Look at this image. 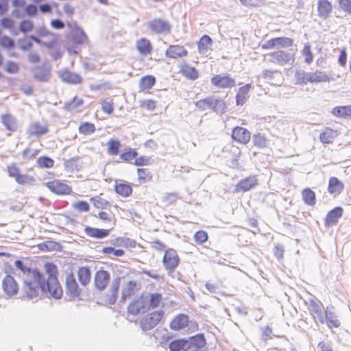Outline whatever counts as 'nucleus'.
Segmentation results:
<instances>
[{
    "instance_id": "nucleus-1",
    "label": "nucleus",
    "mask_w": 351,
    "mask_h": 351,
    "mask_svg": "<svg viewBox=\"0 0 351 351\" xmlns=\"http://www.w3.org/2000/svg\"><path fill=\"white\" fill-rule=\"evenodd\" d=\"M293 44V38L285 36L275 37L266 40L261 45V49L269 51L277 49L278 50L265 54L264 60L279 66L293 64L295 60V52L292 49L285 51L280 49L292 47Z\"/></svg>"
},
{
    "instance_id": "nucleus-2",
    "label": "nucleus",
    "mask_w": 351,
    "mask_h": 351,
    "mask_svg": "<svg viewBox=\"0 0 351 351\" xmlns=\"http://www.w3.org/2000/svg\"><path fill=\"white\" fill-rule=\"evenodd\" d=\"M21 293L22 296L27 299H34L40 295L47 294L51 297V291L48 289L45 277L38 269L23 277Z\"/></svg>"
},
{
    "instance_id": "nucleus-3",
    "label": "nucleus",
    "mask_w": 351,
    "mask_h": 351,
    "mask_svg": "<svg viewBox=\"0 0 351 351\" xmlns=\"http://www.w3.org/2000/svg\"><path fill=\"white\" fill-rule=\"evenodd\" d=\"M103 223L109 226V228H97L86 226L84 228L85 234L92 238L101 239L108 237L110 232L116 227L117 220L115 214L110 208L106 210H100L96 216Z\"/></svg>"
},
{
    "instance_id": "nucleus-4",
    "label": "nucleus",
    "mask_w": 351,
    "mask_h": 351,
    "mask_svg": "<svg viewBox=\"0 0 351 351\" xmlns=\"http://www.w3.org/2000/svg\"><path fill=\"white\" fill-rule=\"evenodd\" d=\"M44 269L47 275L45 282L47 284L48 289L51 291V297L55 299L61 298L63 290L58 279V267L53 263L47 262L44 265Z\"/></svg>"
},
{
    "instance_id": "nucleus-5",
    "label": "nucleus",
    "mask_w": 351,
    "mask_h": 351,
    "mask_svg": "<svg viewBox=\"0 0 351 351\" xmlns=\"http://www.w3.org/2000/svg\"><path fill=\"white\" fill-rule=\"evenodd\" d=\"M196 110L199 112L212 110L216 113H223L227 109L226 102L219 97L210 96L201 99L195 103Z\"/></svg>"
},
{
    "instance_id": "nucleus-6",
    "label": "nucleus",
    "mask_w": 351,
    "mask_h": 351,
    "mask_svg": "<svg viewBox=\"0 0 351 351\" xmlns=\"http://www.w3.org/2000/svg\"><path fill=\"white\" fill-rule=\"evenodd\" d=\"M164 317L165 311L162 309L148 313L141 319V327L144 330H151L160 324Z\"/></svg>"
},
{
    "instance_id": "nucleus-7",
    "label": "nucleus",
    "mask_w": 351,
    "mask_h": 351,
    "mask_svg": "<svg viewBox=\"0 0 351 351\" xmlns=\"http://www.w3.org/2000/svg\"><path fill=\"white\" fill-rule=\"evenodd\" d=\"M45 185L52 193L59 196H66L72 193V186L66 180L53 179L47 182Z\"/></svg>"
},
{
    "instance_id": "nucleus-8",
    "label": "nucleus",
    "mask_w": 351,
    "mask_h": 351,
    "mask_svg": "<svg viewBox=\"0 0 351 351\" xmlns=\"http://www.w3.org/2000/svg\"><path fill=\"white\" fill-rule=\"evenodd\" d=\"M7 172L8 176L14 178L15 181L21 185L31 184L34 182V178L27 174H21L20 169L16 163H12L7 166Z\"/></svg>"
},
{
    "instance_id": "nucleus-9",
    "label": "nucleus",
    "mask_w": 351,
    "mask_h": 351,
    "mask_svg": "<svg viewBox=\"0 0 351 351\" xmlns=\"http://www.w3.org/2000/svg\"><path fill=\"white\" fill-rule=\"evenodd\" d=\"M111 275L108 270L100 268L94 275V286L96 289L102 291L105 290L110 282Z\"/></svg>"
},
{
    "instance_id": "nucleus-10",
    "label": "nucleus",
    "mask_w": 351,
    "mask_h": 351,
    "mask_svg": "<svg viewBox=\"0 0 351 351\" xmlns=\"http://www.w3.org/2000/svg\"><path fill=\"white\" fill-rule=\"evenodd\" d=\"M146 304V295L141 294L138 297L132 300L129 304L127 308L128 313L132 315L144 313L147 311Z\"/></svg>"
},
{
    "instance_id": "nucleus-11",
    "label": "nucleus",
    "mask_w": 351,
    "mask_h": 351,
    "mask_svg": "<svg viewBox=\"0 0 351 351\" xmlns=\"http://www.w3.org/2000/svg\"><path fill=\"white\" fill-rule=\"evenodd\" d=\"M210 82L214 86L221 89L232 88L236 86L235 80L230 74L215 75Z\"/></svg>"
},
{
    "instance_id": "nucleus-12",
    "label": "nucleus",
    "mask_w": 351,
    "mask_h": 351,
    "mask_svg": "<svg viewBox=\"0 0 351 351\" xmlns=\"http://www.w3.org/2000/svg\"><path fill=\"white\" fill-rule=\"evenodd\" d=\"M1 286L4 293L9 297L14 296L19 293V285L10 274H7L3 278Z\"/></svg>"
},
{
    "instance_id": "nucleus-13",
    "label": "nucleus",
    "mask_w": 351,
    "mask_h": 351,
    "mask_svg": "<svg viewBox=\"0 0 351 351\" xmlns=\"http://www.w3.org/2000/svg\"><path fill=\"white\" fill-rule=\"evenodd\" d=\"M308 309L315 322H319L324 324V315L326 308L320 301L310 300Z\"/></svg>"
},
{
    "instance_id": "nucleus-14",
    "label": "nucleus",
    "mask_w": 351,
    "mask_h": 351,
    "mask_svg": "<svg viewBox=\"0 0 351 351\" xmlns=\"http://www.w3.org/2000/svg\"><path fill=\"white\" fill-rule=\"evenodd\" d=\"M149 29L156 34H167L170 33L171 26L169 22L161 19H154L147 24Z\"/></svg>"
},
{
    "instance_id": "nucleus-15",
    "label": "nucleus",
    "mask_w": 351,
    "mask_h": 351,
    "mask_svg": "<svg viewBox=\"0 0 351 351\" xmlns=\"http://www.w3.org/2000/svg\"><path fill=\"white\" fill-rule=\"evenodd\" d=\"M231 138L239 144L246 145L250 141L251 133L245 128L236 126L232 130Z\"/></svg>"
},
{
    "instance_id": "nucleus-16",
    "label": "nucleus",
    "mask_w": 351,
    "mask_h": 351,
    "mask_svg": "<svg viewBox=\"0 0 351 351\" xmlns=\"http://www.w3.org/2000/svg\"><path fill=\"white\" fill-rule=\"evenodd\" d=\"M258 184V180L256 176H250L241 179L234 189V193H244L254 189Z\"/></svg>"
},
{
    "instance_id": "nucleus-17",
    "label": "nucleus",
    "mask_w": 351,
    "mask_h": 351,
    "mask_svg": "<svg viewBox=\"0 0 351 351\" xmlns=\"http://www.w3.org/2000/svg\"><path fill=\"white\" fill-rule=\"evenodd\" d=\"M188 50L181 45H170L165 50V55L169 59L177 60L188 56Z\"/></svg>"
},
{
    "instance_id": "nucleus-18",
    "label": "nucleus",
    "mask_w": 351,
    "mask_h": 351,
    "mask_svg": "<svg viewBox=\"0 0 351 351\" xmlns=\"http://www.w3.org/2000/svg\"><path fill=\"white\" fill-rule=\"evenodd\" d=\"M65 287L66 293L70 298L73 299L80 295L81 290L73 274L70 273L66 276Z\"/></svg>"
},
{
    "instance_id": "nucleus-19",
    "label": "nucleus",
    "mask_w": 351,
    "mask_h": 351,
    "mask_svg": "<svg viewBox=\"0 0 351 351\" xmlns=\"http://www.w3.org/2000/svg\"><path fill=\"white\" fill-rule=\"evenodd\" d=\"M162 262L166 269L172 271L176 269L180 262L176 251L172 248L165 250Z\"/></svg>"
},
{
    "instance_id": "nucleus-20",
    "label": "nucleus",
    "mask_w": 351,
    "mask_h": 351,
    "mask_svg": "<svg viewBox=\"0 0 351 351\" xmlns=\"http://www.w3.org/2000/svg\"><path fill=\"white\" fill-rule=\"evenodd\" d=\"M121 283V277H116L112 283L109 293L104 297V302L106 305H112L117 302Z\"/></svg>"
},
{
    "instance_id": "nucleus-21",
    "label": "nucleus",
    "mask_w": 351,
    "mask_h": 351,
    "mask_svg": "<svg viewBox=\"0 0 351 351\" xmlns=\"http://www.w3.org/2000/svg\"><path fill=\"white\" fill-rule=\"evenodd\" d=\"M140 283L137 280H129L122 287L121 301L124 302L127 299L134 295L140 289Z\"/></svg>"
},
{
    "instance_id": "nucleus-22",
    "label": "nucleus",
    "mask_w": 351,
    "mask_h": 351,
    "mask_svg": "<svg viewBox=\"0 0 351 351\" xmlns=\"http://www.w3.org/2000/svg\"><path fill=\"white\" fill-rule=\"evenodd\" d=\"M135 47L138 53L142 56H147L153 52V45L147 38H141L136 40Z\"/></svg>"
},
{
    "instance_id": "nucleus-23",
    "label": "nucleus",
    "mask_w": 351,
    "mask_h": 351,
    "mask_svg": "<svg viewBox=\"0 0 351 351\" xmlns=\"http://www.w3.org/2000/svg\"><path fill=\"white\" fill-rule=\"evenodd\" d=\"M156 79L152 75L142 76L138 81V92L142 93H150L151 89L155 86Z\"/></svg>"
},
{
    "instance_id": "nucleus-24",
    "label": "nucleus",
    "mask_w": 351,
    "mask_h": 351,
    "mask_svg": "<svg viewBox=\"0 0 351 351\" xmlns=\"http://www.w3.org/2000/svg\"><path fill=\"white\" fill-rule=\"evenodd\" d=\"M189 317L185 314H178L174 316L169 323V327L172 330L179 331L188 326Z\"/></svg>"
},
{
    "instance_id": "nucleus-25",
    "label": "nucleus",
    "mask_w": 351,
    "mask_h": 351,
    "mask_svg": "<svg viewBox=\"0 0 351 351\" xmlns=\"http://www.w3.org/2000/svg\"><path fill=\"white\" fill-rule=\"evenodd\" d=\"M326 324L329 328H337L341 326L333 307H326L324 315V324Z\"/></svg>"
},
{
    "instance_id": "nucleus-26",
    "label": "nucleus",
    "mask_w": 351,
    "mask_h": 351,
    "mask_svg": "<svg viewBox=\"0 0 351 351\" xmlns=\"http://www.w3.org/2000/svg\"><path fill=\"white\" fill-rule=\"evenodd\" d=\"M146 303L147 311L159 307L162 308L164 306L162 295L157 292L147 294Z\"/></svg>"
},
{
    "instance_id": "nucleus-27",
    "label": "nucleus",
    "mask_w": 351,
    "mask_h": 351,
    "mask_svg": "<svg viewBox=\"0 0 351 351\" xmlns=\"http://www.w3.org/2000/svg\"><path fill=\"white\" fill-rule=\"evenodd\" d=\"M49 132L48 126L39 121L32 123L27 129L29 136L40 137Z\"/></svg>"
},
{
    "instance_id": "nucleus-28",
    "label": "nucleus",
    "mask_w": 351,
    "mask_h": 351,
    "mask_svg": "<svg viewBox=\"0 0 351 351\" xmlns=\"http://www.w3.org/2000/svg\"><path fill=\"white\" fill-rule=\"evenodd\" d=\"M343 210L340 206L335 207L333 209L330 210L324 219V224L326 226H335L339 219L342 217Z\"/></svg>"
},
{
    "instance_id": "nucleus-29",
    "label": "nucleus",
    "mask_w": 351,
    "mask_h": 351,
    "mask_svg": "<svg viewBox=\"0 0 351 351\" xmlns=\"http://www.w3.org/2000/svg\"><path fill=\"white\" fill-rule=\"evenodd\" d=\"M328 192L334 197L341 194L344 189L343 182L337 177H330L328 180Z\"/></svg>"
},
{
    "instance_id": "nucleus-30",
    "label": "nucleus",
    "mask_w": 351,
    "mask_h": 351,
    "mask_svg": "<svg viewBox=\"0 0 351 351\" xmlns=\"http://www.w3.org/2000/svg\"><path fill=\"white\" fill-rule=\"evenodd\" d=\"M262 76L265 80L272 85H278L281 82V72L276 69H265Z\"/></svg>"
},
{
    "instance_id": "nucleus-31",
    "label": "nucleus",
    "mask_w": 351,
    "mask_h": 351,
    "mask_svg": "<svg viewBox=\"0 0 351 351\" xmlns=\"http://www.w3.org/2000/svg\"><path fill=\"white\" fill-rule=\"evenodd\" d=\"M180 73L186 79L195 80L199 77L198 71L193 66H191L186 62H182L179 65Z\"/></svg>"
},
{
    "instance_id": "nucleus-32",
    "label": "nucleus",
    "mask_w": 351,
    "mask_h": 351,
    "mask_svg": "<svg viewBox=\"0 0 351 351\" xmlns=\"http://www.w3.org/2000/svg\"><path fill=\"white\" fill-rule=\"evenodd\" d=\"M332 11V5L328 0L317 1L318 16L324 19H328Z\"/></svg>"
},
{
    "instance_id": "nucleus-33",
    "label": "nucleus",
    "mask_w": 351,
    "mask_h": 351,
    "mask_svg": "<svg viewBox=\"0 0 351 351\" xmlns=\"http://www.w3.org/2000/svg\"><path fill=\"white\" fill-rule=\"evenodd\" d=\"M339 132L337 130L330 128H326L319 134V140L322 143H332L339 136Z\"/></svg>"
},
{
    "instance_id": "nucleus-34",
    "label": "nucleus",
    "mask_w": 351,
    "mask_h": 351,
    "mask_svg": "<svg viewBox=\"0 0 351 351\" xmlns=\"http://www.w3.org/2000/svg\"><path fill=\"white\" fill-rule=\"evenodd\" d=\"M251 88L252 85L247 84L239 88L236 95V104L237 106H242L246 102L249 97L248 94Z\"/></svg>"
},
{
    "instance_id": "nucleus-35",
    "label": "nucleus",
    "mask_w": 351,
    "mask_h": 351,
    "mask_svg": "<svg viewBox=\"0 0 351 351\" xmlns=\"http://www.w3.org/2000/svg\"><path fill=\"white\" fill-rule=\"evenodd\" d=\"M114 188L115 192L123 197H128L132 194V187L126 182L116 183Z\"/></svg>"
},
{
    "instance_id": "nucleus-36",
    "label": "nucleus",
    "mask_w": 351,
    "mask_h": 351,
    "mask_svg": "<svg viewBox=\"0 0 351 351\" xmlns=\"http://www.w3.org/2000/svg\"><path fill=\"white\" fill-rule=\"evenodd\" d=\"M77 278L82 286L88 285L91 280V271L88 267H79L77 270Z\"/></svg>"
},
{
    "instance_id": "nucleus-37",
    "label": "nucleus",
    "mask_w": 351,
    "mask_h": 351,
    "mask_svg": "<svg viewBox=\"0 0 351 351\" xmlns=\"http://www.w3.org/2000/svg\"><path fill=\"white\" fill-rule=\"evenodd\" d=\"M331 113L336 117L351 119V106H340L332 108Z\"/></svg>"
},
{
    "instance_id": "nucleus-38",
    "label": "nucleus",
    "mask_w": 351,
    "mask_h": 351,
    "mask_svg": "<svg viewBox=\"0 0 351 351\" xmlns=\"http://www.w3.org/2000/svg\"><path fill=\"white\" fill-rule=\"evenodd\" d=\"M60 77L64 82L67 83L80 84L82 82V77L78 74L67 69L62 71Z\"/></svg>"
},
{
    "instance_id": "nucleus-39",
    "label": "nucleus",
    "mask_w": 351,
    "mask_h": 351,
    "mask_svg": "<svg viewBox=\"0 0 351 351\" xmlns=\"http://www.w3.org/2000/svg\"><path fill=\"white\" fill-rule=\"evenodd\" d=\"M169 349L171 351H188L190 349V343L187 339H176L170 343Z\"/></svg>"
},
{
    "instance_id": "nucleus-40",
    "label": "nucleus",
    "mask_w": 351,
    "mask_h": 351,
    "mask_svg": "<svg viewBox=\"0 0 351 351\" xmlns=\"http://www.w3.org/2000/svg\"><path fill=\"white\" fill-rule=\"evenodd\" d=\"M212 38L208 35H204L197 42V49L199 53L206 54L212 45Z\"/></svg>"
},
{
    "instance_id": "nucleus-41",
    "label": "nucleus",
    "mask_w": 351,
    "mask_h": 351,
    "mask_svg": "<svg viewBox=\"0 0 351 351\" xmlns=\"http://www.w3.org/2000/svg\"><path fill=\"white\" fill-rule=\"evenodd\" d=\"M137 181L138 184H143L152 181L153 175L152 171L147 168H138Z\"/></svg>"
},
{
    "instance_id": "nucleus-42",
    "label": "nucleus",
    "mask_w": 351,
    "mask_h": 351,
    "mask_svg": "<svg viewBox=\"0 0 351 351\" xmlns=\"http://www.w3.org/2000/svg\"><path fill=\"white\" fill-rule=\"evenodd\" d=\"M309 73L310 83L326 82L331 79L330 75L322 71H315Z\"/></svg>"
},
{
    "instance_id": "nucleus-43",
    "label": "nucleus",
    "mask_w": 351,
    "mask_h": 351,
    "mask_svg": "<svg viewBox=\"0 0 351 351\" xmlns=\"http://www.w3.org/2000/svg\"><path fill=\"white\" fill-rule=\"evenodd\" d=\"M90 201L93 203V206L101 210H106L111 208V204L106 199L99 195L92 197Z\"/></svg>"
},
{
    "instance_id": "nucleus-44",
    "label": "nucleus",
    "mask_w": 351,
    "mask_h": 351,
    "mask_svg": "<svg viewBox=\"0 0 351 351\" xmlns=\"http://www.w3.org/2000/svg\"><path fill=\"white\" fill-rule=\"evenodd\" d=\"M1 122L5 128L11 132H15L17 130V124L15 119L10 114H3L1 117Z\"/></svg>"
},
{
    "instance_id": "nucleus-45",
    "label": "nucleus",
    "mask_w": 351,
    "mask_h": 351,
    "mask_svg": "<svg viewBox=\"0 0 351 351\" xmlns=\"http://www.w3.org/2000/svg\"><path fill=\"white\" fill-rule=\"evenodd\" d=\"M121 143L116 138H110L107 142V153L110 156H117L119 154Z\"/></svg>"
},
{
    "instance_id": "nucleus-46",
    "label": "nucleus",
    "mask_w": 351,
    "mask_h": 351,
    "mask_svg": "<svg viewBox=\"0 0 351 351\" xmlns=\"http://www.w3.org/2000/svg\"><path fill=\"white\" fill-rule=\"evenodd\" d=\"M80 157H74L66 160L64 162V167L66 171L73 173L79 171L81 169V165L79 162Z\"/></svg>"
},
{
    "instance_id": "nucleus-47",
    "label": "nucleus",
    "mask_w": 351,
    "mask_h": 351,
    "mask_svg": "<svg viewBox=\"0 0 351 351\" xmlns=\"http://www.w3.org/2000/svg\"><path fill=\"white\" fill-rule=\"evenodd\" d=\"M302 197L304 202L308 206H313L316 203L315 192L309 188H306L302 191Z\"/></svg>"
},
{
    "instance_id": "nucleus-48",
    "label": "nucleus",
    "mask_w": 351,
    "mask_h": 351,
    "mask_svg": "<svg viewBox=\"0 0 351 351\" xmlns=\"http://www.w3.org/2000/svg\"><path fill=\"white\" fill-rule=\"evenodd\" d=\"M101 253L107 257L112 258V256L114 257H121L125 255V251L122 249H115L111 246H106L102 247Z\"/></svg>"
},
{
    "instance_id": "nucleus-49",
    "label": "nucleus",
    "mask_w": 351,
    "mask_h": 351,
    "mask_svg": "<svg viewBox=\"0 0 351 351\" xmlns=\"http://www.w3.org/2000/svg\"><path fill=\"white\" fill-rule=\"evenodd\" d=\"M252 143L254 146L258 149H264L267 147L268 140L264 134L256 133L252 137Z\"/></svg>"
},
{
    "instance_id": "nucleus-50",
    "label": "nucleus",
    "mask_w": 351,
    "mask_h": 351,
    "mask_svg": "<svg viewBox=\"0 0 351 351\" xmlns=\"http://www.w3.org/2000/svg\"><path fill=\"white\" fill-rule=\"evenodd\" d=\"M138 156V152L134 149L130 147L125 148L123 152L120 154L119 159L122 162H130Z\"/></svg>"
},
{
    "instance_id": "nucleus-51",
    "label": "nucleus",
    "mask_w": 351,
    "mask_h": 351,
    "mask_svg": "<svg viewBox=\"0 0 351 351\" xmlns=\"http://www.w3.org/2000/svg\"><path fill=\"white\" fill-rule=\"evenodd\" d=\"M78 130L80 134L88 136L93 134L96 131V128L94 123L84 121L80 123Z\"/></svg>"
},
{
    "instance_id": "nucleus-52",
    "label": "nucleus",
    "mask_w": 351,
    "mask_h": 351,
    "mask_svg": "<svg viewBox=\"0 0 351 351\" xmlns=\"http://www.w3.org/2000/svg\"><path fill=\"white\" fill-rule=\"evenodd\" d=\"M301 54L304 58V62L306 64H311L314 59V56L312 51L311 46L309 43L304 44L303 49L301 51Z\"/></svg>"
},
{
    "instance_id": "nucleus-53",
    "label": "nucleus",
    "mask_w": 351,
    "mask_h": 351,
    "mask_svg": "<svg viewBox=\"0 0 351 351\" xmlns=\"http://www.w3.org/2000/svg\"><path fill=\"white\" fill-rule=\"evenodd\" d=\"M101 108L102 111L107 114H112L114 109V104L113 99L111 98L104 99L101 101Z\"/></svg>"
},
{
    "instance_id": "nucleus-54",
    "label": "nucleus",
    "mask_w": 351,
    "mask_h": 351,
    "mask_svg": "<svg viewBox=\"0 0 351 351\" xmlns=\"http://www.w3.org/2000/svg\"><path fill=\"white\" fill-rule=\"evenodd\" d=\"M37 166L40 168H51L54 165V160L48 156H40L36 160Z\"/></svg>"
},
{
    "instance_id": "nucleus-55",
    "label": "nucleus",
    "mask_w": 351,
    "mask_h": 351,
    "mask_svg": "<svg viewBox=\"0 0 351 351\" xmlns=\"http://www.w3.org/2000/svg\"><path fill=\"white\" fill-rule=\"evenodd\" d=\"M189 342L190 343V347L193 346L197 348H202L206 344L205 338L203 334H197L191 337Z\"/></svg>"
},
{
    "instance_id": "nucleus-56",
    "label": "nucleus",
    "mask_w": 351,
    "mask_h": 351,
    "mask_svg": "<svg viewBox=\"0 0 351 351\" xmlns=\"http://www.w3.org/2000/svg\"><path fill=\"white\" fill-rule=\"evenodd\" d=\"M84 104V100L77 97H74L72 100L65 104L67 110L72 111L81 107Z\"/></svg>"
},
{
    "instance_id": "nucleus-57",
    "label": "nucleus",
    "mask_w": 351,
    "mask_h": 351,
    "mask_svg": "<svg viewBox=\"0 0 351 351\" xmlns=\"http://www.w3.org/2000/svg\"><path fill=\"white\" fill-rule=\"evenodd\" d=\"M115 242L126 248H134L136 245V243L134 240L130 238L117 237L115 239Z\"/></svg>"
},
{
    "instance_id": "nucleus-58",
    "label": "nucleus",
    "mask_w": 351,
    "mask_h": 351,
    "mask_svg": "<svg viewBox=\"0 0 351 351\" xmlns=\"http://www.w3.org/2000/svg\"><path fill=\"white\" fill-rule=\"evenodd\" d=\"M72 208L74 210L81 213H86L90 210L89 204L84 200L73 202L72 204Z\"/></svg>"
},
{
    "instance_id": "nucleus-59",
    "label": "nucleus",
    "mask_w": 351,
    "mask_h": 351,
    "mask_svg": "<svg viewBox=\"0 0 351 351\" xmlns=\"http://www.w3.org/2000/svg\"><path fill=\"white\" fill-rule=\"evenodd\" d=\"M14 265L17 269H19L21 272L23 274V277L27 276L29 275L32 271H35L36 268H30L24 265L23 261L20 260H16L14 262Z\"/></svg>"
},
{
    "instance_id": "nucleus-60",
    "label": "nucleus",
    "mask_w": 351,
    "mask_h": 351,
    "mask_svg": "<svg viewBox=\"0 0 351 351\" xmlns=\"http://www.w3.org/2000/svg\"><path fill=\"white\" fill-rule=\"evenodd\" d=\"M208 239V233L204 230H198L194 234V240L196 243L201 245Z\"/></svg>"
},
{
    "instance_id": "nucleus-61",
    "label": "nucleus",
    "mask_w": 351,
    "mask_h": 351,
    "mask_svg": "<svg viewBox=\"0 0 351 351\" xmlns=\"http://www.w3.org/2000/svg\"><path fill=\"white\" fill-rule=\"evenodd\" d=\"M140 107L147 111H153L156 108V102L153 99H145L140 101Z\"/></svg>"
},
{
    "instance_id": "nucleus-62",
    "label": "nucleus",
    "mask_w": 351,
    "mask_h": 351,
    "mask_svg": "<svg viewBox=\"0 0 351 351\" xmlns=\"http://www.w3.org/2000/svg\"><path fill=\"white\" fill-rule=\"evenodd\" d=\"M134 165L136 166H147L152 164V158L147 156H141L134 158Z\"/></svg>"
},
{
    "instance_id": "nucleus-63",
    "label": "nucleus",
    "mask_w": 351,
    "mask_h": 351,
    "mask_svg": "<svg viewBox=\"0 0 351 351\" xmlns=\"http://www.w3.org/2000/svg\"><path fill=\"white\" fill-rule=\"evenodd\" d=\"M178 198L177 193H169L163 197L162 200L167 206H169L175 204Z\"/></svg>"
},
{
    "instance_id": "nucleus-64",
    "label": "nucleus",
    "mask_w": 351,
    "mask_h": 351,
    "mask_svg": "<svg viewBox=\"0 0 351 351\" xmlns=\"http://www.w3.org/2000/svg\"><path fill=\"white\" fill-rule=\"evenodd\" d=\"M309 73L300 72L296 74V79L298 84H306L310 83Z\"/></svg>"
}]
</instances>
